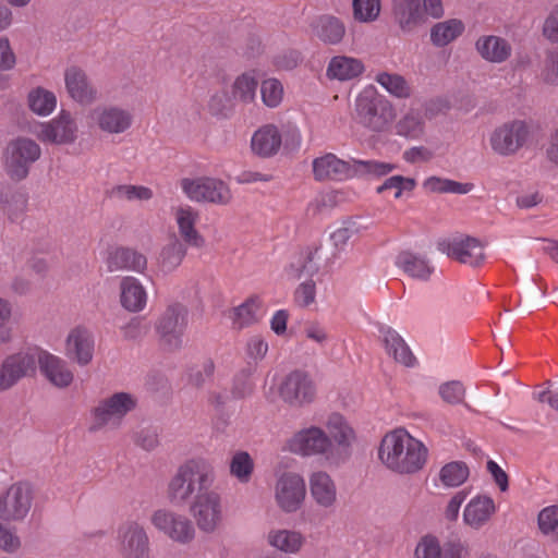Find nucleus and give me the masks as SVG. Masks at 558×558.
I'll return each mask as SVG.
<instances>
[{
	"label": "nucleus",
	"mask_w": 558,
	"mask_h": 558,
	"mask_svg": "<svg viewBox=\"0 0 558 558\" xmlns=\"http://www.w3.org/2000/svg\"><path fill=\"white\" fill-rule=\"evenodd\" d=\"M378 457L391 471L411 474L420 471L425 464L427 449L405 430L397 429L383 438Z\"/></svg>",
	"instance_id": "f257e3e1"
},
{
	"label": "nucleus",
	"mask_w": 558,
	"mask_h": 558,
	"mask_svg": "<svg viewBox=\"0 0 558 558\" xmlns=\"http://www.w3.org/2000/svg\"><path fill=\"white\" fill-rule=\"evenodd\" d=\"M215 480L213 468L203 459H191L181 464L168 484L167 497L177 507L191 502L210 488Z\"/></svg>",
	"instance_id": "f03ea898"
},
{
	"label": "nucleus",
	"mask_w": 558,
	"mask_h": 558,
	"mask_svg": "<svg viewBox=\"0 0 558 558\" xmlns=\"http://www.w3.org/2000/svg\"><path fill=\"white\" fill-rule=\"evenodd\" d=\"M396 168L397 165L395 163L377 160L351 159V161H344L333 154H326L313 161V173L317 181L344 180L362 175L380 178Z\"/></svg>",
	"instance_id": "7ed1b4c3"
},
{
	"label": "nucleus",
	"mask_w": 558,
	"mask_h": 558,
	"mask_svg": "<svg viewBox=\"0 0 558 558\" xmlns=\"http://www.w3.org/2000/svg\"><path fill=\"white\" fill-rule=\"evenodd\" d=\"M396 118L392 104L374 89H364L355 99L352 120L371 133L386 132Z\"/></svg>",
	"instance_id": "20e7f679"
},
{
	"label": "nucleus",
	"mask_w": 558,
	"mask_h": 558,
	"mask_svg": "<svg viewBox=\"0 0 558 558\" xmlns=\"http://www.w3.org/2000/svg\"><path fill=\"white\" fill-rule=\"evenodd\" d=\"M319 247H305L296 252L286 267L287 276L292 280L312 278L318 272L319 266L314 262V256ZM294 299L301 306H307L315 300V282L308 279L302 282L294 292Z\"/></svg>",
	"instance_id": "39448f33"
},
{
	"label": "nucleus",
	"mask_w": 558,
	"mask_h": 558,
	"mask_svg": "<svg viewBox=\"0 0 558 558\" xmlns=\"http://www.w3.org/2000/svg\"><path fill=\"white\" fill-rule=\"evenodd\" d=\"M189 324V310L179 302L167 306L155 324L160 345L168 352L183 348V336Z\"/></svg>",
	"instance_id": "423d86ee"
},
{
	"label": "nucleus",
	"mask_w": 558,
	"mask_h": 558,
	"mask_svg": "<svg viewBox=\"0 0 558 558\" xmlns=\"http://www.w3.org/2000/svg\"><path fill=\"white\" fill-rule=\"evenodd\" d=\"M41 149L32 138L17 137L8 144L5 149V170L14 181L24 180L29 167L40 158Z\"/></svg>",
	"instance_id": "0eeeda50"
},
{
	"label": "nucleus",
	"mask_w": 558,
	"mask_h": 558,
	"mask_svg": "<svg viewBox=\"0 0 558 558\" xmlns=\"http://www.w3.org/2000/svg\"><path fill=\"white\" fill-rule=\"evenodd\" d=\"M181 187L187 197L198 203L228 205L232 199L229 186L220 179H182Z\"/></svg>",
	"instance_id": "6e6552de"
},
{
	"label": "nucleus",
	"mask_w": 558,
	"mask_h": 558,
	"mask_svg": "<svg viewBox=\"0 0 558 558\" xmlns=\"http://www.w3.org/2000/svg\"><path fill=\"white\" fill-rule=\"evenodd\" d=\"M190 512L196 521L197 527L205 533H213L222 521L221 497L210 488L190 505Z\"/></svg>",
	"instance_id": "1a4fd4ad"
},
{
	"label": "nucleus",
	"mask_w": 558,
	"mask_h": 558,
	"mask_svg": "<svg viewBox=\"0 0 558 558\" xmlns=\"http://www.w3.org/2000/svg\"><path fill=\"white\" fill-rule=\"evenodd\" d=\"M527 137L529 128L525 122L513 120L496 128L489 136V144L497 155L511 156L525 144Z\"/></svg>",
	"instance_id": "9d476101"
},
{
	"label": "nucleus",
	"mask_w": 558,
	"mask_h": 558,
	"mask_svg": "<svg viewBox=\"0 0 558 558\" xmlns=\"http://www.w3.org/2000/svg\"><path fill=\"white\" fill-rule=\"evenodd\" d=\"M278 392L284 403L291 407H303L314 400L316 388L307 373L296 369L283 378Z\"/></svg>",
	"instance_id": "9b49d317"
},
{
	"label": "nucleus",
	"mask_w": 558,
	"mask_h": 558,
	"mask_svg": "<svg viewBox=\"0 0 558 558\" xmlns=\"http://www.w3.org/2000/svg\"><path fill=\"white\" fill-rule=\"evenodd\" d=\"M151 524L180 544H187L195 536V529L192 521L183 515L168 509L156 510L150 518Z\"/></svg>",
	"instance_id": "f8f14e48"
},
{
	"label": "nucleus",
	"mask_w": 558,
	"mask_h": 558,
	"mask_svg": "<svg viewBox=\"0 0 558 558\" xmlns=\"http://www.w3.org/2000/svg\"><path fill=\"white\" fill-rule=\"evenodd\" d=\"M33 501L32 487L27 483H15L11 485L0 498V519L3 521L23 520Z\"/></svg>",
	"instance_id": "ddd939ff"
},
{
	"label": "nucleus",
	"mask_w": 558,
	"mask_h": 558,
	"mask_svg": "<svg viewBox=\"0 0 558 558\" xmlns=\"http://www.w3.org/2000/svg\"><path fill=\"white\" fill-rule=\"evenodd\" d=\"M36 367L35 354L19 352L7 356L0 366V392L9 390L22 378L34 375Z\"/></svg>",
	"instance_id": "4468645a"
},
{
	"label": "nucleus",
	"mask_w": 558,
	"mask_h": 558,
	"mask_svg": "<svg viewBox=\"0 0 558 558\" xmlns=\"http://www.w3.org/2000/svg\"><path fill=\"white\" fill-rule=\"evenodd\" d=\"M305 482L296 473H283L276 484V501L284 512H295L304 501Z\"/></svg>",
	"instance_id": "2eb2a0df"
},
{
	"label": "nucleus",
	"mask_w": 558,
	"mask_h": 558,
	"mask_svg": "<svg viewBox=\"0 0 558 558\" xmlns=\"http://www.w3.org/2000/svg\"><path fill=\"white\" fill-rule=\"evenodd\" d=\"M136 400L128 392H117L105 399L94 409L95 423L89 427L90 432L98 430L106 425L111 417H123L135 409Z\"/></svg>",
	"instance_id": "dca6fc26"
},
{
	"label": "nucleus",
	"mask_w": 558,
	"mask_h": 558,
	"mask_svg": "<svg viewBox=\"0 0 558 558\" xmlns=\"http://www.w3.org/2000/svg\"><path fill=\"white\" fill-rule=\"evenodd\" d=\"M77 126L71 114L64 110L58 118L40 125L37 133L41 142L56 145L72 144L76 140Z\"/></svg>",
	"instance_id": "f3484780"
},
{
	"label": "nucleus",
	"mask_w": 558,
	"mask_h": 558,
	"mask_svg": "<svg viewBox=\"0 0 558 558\" xmlns=\"http://www.w3.org/2000/svg\"><path fill=\"white\" fill-rule=\"evenodd\" d=\"M395 22L403 32L412 33L427 23L422 0H392Z\"/></svg>",
	"instance_id": "a211bd4d"
},
{
	"label": "nucleus",
	"mask_w": 558,
	"mask_h": 558,
	"mask_svg": "<svg viewBox=\"0 0 558 558\" xmlns=\"http://www.w3.org/2000/svg\"><path fill=\"white\" fill-rule=\"evenodd\" d=\"M121 548L124 558H148L149 541L146 531L136 522L120 529Z\"/></svg>",
	"instance_id": "6ab92c4d"
},
{
	"label": "nucleus",
	"mask_w": 558,
	"mask_h": 558,
	"mask_svg": "<svg viewBox=\"0 0 558 558\" xmlns=\"http://www.w3.org/2000/svg\"><path fill=\"white\" fill-rule=\"evenodd\" d=\"M331 448V439L318 427L299 432L291 441V449L303 456L327 453Z\"/></svg>",
	"instance_id": "aec40b11"
},
{
	"label": "nucleus",
	"mask_w": 558,
	"mask_h": 558,
	"mask_svg": "<svg viewBox=\"0 0 558 558\" xmlns=\"http://www.w3.org/2000/svg\"><path fill=\"white\" fill-rule=\"evenodd\" d=\"M93 118L102 132L120 134L132 124V114L120 107H97L93 111Z\"/></svg>",
	"instance_id": "412c9836"
},
{
	"label": "nucleus",
	"mask_w": 558,
	"mask_h": 558,
	"mask_svg": "<svg viewBox=\"0 0 558 558\" xmlns=\"http://www.w3.org/2000/svg\"><path fill=\"white\" fill-rule=\"evenodd\" d=\"M64 81L70 97L75 101L89 105L96 100L97 90L82 69L77 66L66 69Z\"/></svg>",
	"instance_id": "4be33fe9"
},
{
	"label": "nucleus",
	"mask_w": 558,
	"mask_h": 558,
	"mask_svg": "<svg viewBox=\"0 0 558 558\" xmlns=\"http://www.w3.org/2000/svg\"><path fill=\"white\" fill-rule=\"evenodd\" d=\"M66 356L82 366L87 365L94 354V339L85 328L73 329L66 338Z\"/></svg>",
	"instance_id": "5701e85b"
},
{
	"label": "nucleus",
	"mask_w": 558,
	"mask_h": 558,
	"mask_svg": "<svg viewBox=\"0 0 558 558\" xmlns=\"http://www.w3.org/2000/svg\"><path fill=\"white\" fill-rule=\"evenodd\" d=\"M147 267V258L130 247H116L108 252L107 268L110 272L129 270L143 272Z\"/></svg>",
	"instance_id": "b1692460"
},
{
	"label": "nucleus",
	"mask_w": 558,
	"mask_h": 558,
	"mask_svg": "<svg viewBox=\"0 0 558 558\" xmlns=\"http://www.w3.org/2000/svg\"><path fill=\"white\" fill-rule=\"evenodd\" d=\"M442 251L446 252L449 257L472 267L480 266L485 258L483 246L475 238L471 236L453 240L448 243Z\"/></svg>",
	"instance_id": "393cba45"
},
{
	"label": "nucleus",
	"mask_w": 558,
	"mask_h": 558,
	"mask_svg": "<svg viewBox=\"0 0 558 558\" xmlns=\"http://www.w3.org/2000/svg\"><path fill=\"white\" fill-rule=\"evenodd\" d=\"M37 360L41 373L59 388H65L73 381V374L61 359L47 352H41Z\"/></svg>",
	"instance_id": "a878e982"
},
{
	"label": "nucleus",
	"mask_w": 558,
	"mask_h": 558,
	"mask_svg": "<svg viewBox=\"0 0 558 558\" xmlns=\"http://www.w3.org/2000/svg\"><path fill=\"white\" fill-rule=\"evenodd\" d=\"M310 492L315 502L323 508H330L337 500V488L326 472H315L310 478Z\"/></svg>",
	"instance_id": "bb28decb"
},
{
	"label": "nucleus",
	"mask_w": 558,
	"mask_h": 558,
	"mask_svg": "<svg viewBox=\"0 0 558 558\" xmlns=\"http://www.w3.org/2000/svg\"><path fill=\"white\" fill-rule=\"evenodd\" d=\"M496 506L488 496H476L465 507L463 520L473 529H480L486 524L495 513Z\"/></svg>",
	"instance_id": "cd10ccee"
},
{
	"label": "nucleus",
	"mask_w": 558,
	"mask_h": 558,
	"mask_svg": "<svg viewBox=\"0 0 558 558\" xmlns=\"http://www.w3.org/2000/svg\"><path fill=\"white\" fill-rule=\"evenodd\" d=\"M197 218V211L191 207H179L175 211V219L183 243L199 248L205 245V239L195 229Z\"/></svg>",
	"instance_id": "c85d7f7f"
},
{
	"label": "nucleus",
	"mask_w": 558,
	"mask_h": 558,
	"mask_svg": "<svg viewBox=\"0 0 558 558\" xmlns=\"http://www.w3.org/2000/svg\"><path fill=\"white\" fill-rule=\"evenodd\" d=\"M185 255L186 244H184L177 235H172L159 253V270L166 275L173 272L182 264Z\"/></svg>",
	"instance_id": "c756f323"
},
{
	"label": "nucleus",
	"mask_w": 558,
	"mask_h": 558,
	"mask_svg": "<svg viewBox=\"0 0 558 558\" xmlns=\"http://www.w3.org/2000/svg\"><path fill=\"white\" fill-rule=\"evenodd\" d=\"M281 145V135L275 125L259 129L252 137V149L262 157L275 155Z\"/></svg>",
	"instance_id": "7c9ffc66"
},
{
	"label": "nucleus",
	"mask_w": 558,
	"mask_h": 558,
	"mask_svg": "<svg viewBox=\"0 0 558 558\" xmlns=\"http://www.w3.org/2000/svg\"><path fill=\"white\" fill-rule=\"evenodd\" d=\"M146 292L137 279L125 277L121 281V304L130 312H138L146 304Z\"/></svg>",
	"instance_id": "2f4dec72"
},
{
	"label": "nucleus",
	"mask_w": 558,
	"mask_h": 558,
	"mask_svg": "<svg viewBox=\"0 0 558 558\" xmlns=\"http://www.w3.org/2000/svg\"><path fill=\"white\" fill-rule=\"evenodd\" d=\"M364 71L363 63L354 58L344 56L333 57L327 69V76L339 81H349Z\"/></svg>",
	"instance_id": "473e14b6"
},
{
	"label": "nucleus",
	"mask_w": 558,
	"mask_h": 558,
	"mask_svg": "<svg viewBox=\"0 0 558 558\" xmlns=\"http://www.w3.org/2000/svg\"><path fill=\"white\" fill-rule=\"evenodd\" d=\"M384 342L388 354L392 355L396 362L408 367L414 365L415 356L403 338L396 330L391 328L385 330Z\"/></svg>",
	"instance_id": "72a5a7b5"
},
{
	"label": "nucleus",
	"mask_w": 558,
	"mask_h": 558,
	"mask_svg": "<svg viewBox=\"0 0 558 558\" xmlns=\"http://www.w3.org/2000/svg\"><path fill=\"white\" fill-rule=\"evenodd\" d=\"M480 54L490 62H502L511 52V47L502 37H480L476 41Z\"/></svg>",
	"instance_id": "f704fd0d"
},
{
	"label": "nucleus",
	"mask_w": 558,
	"mask_h": 558,
	"mask_svg": "<svg viewBox=\"0 0 558 558\" xmlns=\"http://www.w3.org/2000/svg\"><path fill=\"white\" fill-rule=\"evenodd\" d=\"M327 427L332 439L343 450L344 458L350 456L349 447L354 439V430L348 425L344 417L339 413H332L328 417Z\"/></svg>",
	"instance_id": "c9c22d12"
},
{
	"label": "nucleus",
	"mask_w": 558,
	"mask_h": 558,
	"mask_svg": "<svg viewBox=\"0 0 558 558\" xmlns=\"http://www.w3.org/2000/svg\"><path fill=\"white\" fill-rule=\"evenodd\" d=\"M396 264L410 277L421 280H427L433 270L424 258L408 251L397 256Z\"/></svg>",
	"instance_id": "e433bc0d"
},
{
	"label": "nucleus",
	"mask_w": 558,
	"mask_h": 558,
	"mask_svg": "<svg viewBox=\"0 0 558 558\" xmlns=\"http://www.w3.org/2000/svg\"><path fill=\"white\" fill-rule=\"evenodd\" d=\"M270 545L284 553H296L303 544V536L295 531L279 530L268 535Z\"/></svg>",
	"instance_id": "4c0bfd02"
},
{
	"label": "nucleus",
	"mask_w": 558,
	"mask_h": 558,
	"mask_svg": "<svg viewBox=\"0 0 558 558\" xmlns=\"http://www.w3.org/2000/svg\"><path fill=\"white\" fill-rule=\"evenodd\" d=\"M398 135L416 140L424 133V120L418 111L410 110L396 124Z\"/></svg>",
	"instance_id": "58836bf2"
},
{
	"label": "nucleus",
	"mask_w": 558,
	"mask_h": 558,
	"mask_svg": "<svg viewBox=\"0 0 558 558\" xmlns=\"http://www.w3.org/2000/svg\"><path fill=\"white\" fill-rule=\"evenodd\" d=\"M469 475L470 471L466 463L452 461L441 468L439 478L447 487H458L468 480Z\"/></svg>",
	"instance_id": "ea45409f"
},
{
	"label": "nucleus",
	"mask_w": 558,
	"mask_h": 558,
	"mask_svg": "<svg viewBox=\"0 0 558 558\" xmlns=\"http://www.w3.org/2000/svg\"><path fill=\"white\" fill-rule=\"evenodd\" d=\"M424 187L433 193L468 194L474 187L472 183H460L450 179L430 177L425 180Z\"/></svg>",
	"instance_id": "a19ab883"
},
{
	"label": "nucleus",
	"mask_w": 558,
	"mask_h": 558,
	"mask_svg": "<svg viewBox=\"0 0 558 558\" xmlns=\"http://www.w3.org/2000/svg\"><path fill=\"white\" fill-rule=\"evenodd\" d=\"M57 104L53 93L38 87L28 95V105L33 112L39 116H48L52 112Z\"/></svg>",
	"instance_id": "79ce46f5"
},
{
	"label": "nucleus",
	"mask_w": 558,
	"mask_h": 558,
	"mask_svg": "<svg viewBox=\"0 0 558 558\" xmlns=\"http://www.w3.org/2000/svg\"><path fill=\"white\" fill-rule=\"evenodd\" d=\"M254 471V461L246 451H236L230 461V474L240 483H248Z\"/></svg>",
	"instance_id": "37998d69"
},
{
	"label": "nucleus",
	"mask_w": 558,
	"mask_h": 558,
	"mask_svg": "<svg viewBox=\"0 0 558 558\" xmlns=\"http://www.w3.org/2000/svg\"><path fill=\"white\" fill-rule=\"evenodd\" d=\"M376 82L380 84L388 93L398 98H408L411 96V88L403 76L390 74L387 72L378 73Z\"/></svg>",
	"instance_id": "c03bdc74"
},
{
	"label": "nucleus",
	"mask_w": 558,
	"mask_h": 558,
	"mask_svg": "<svg viewBox=\"0 0 558 558\" xmlns=\"http://www.w3.org/2000/svg\"><path fill=\"white\" fill-rule=\"evenodd\" d=\"M0 203L8 214L9 218L14 221L25 211L27 207V197L19 191H7L1 193Z\"/></svg>",
	"instance_id": "a18cd8bd"
},
{
	"label": "nucleus",
	"mask_w": 558,
	"mask_h": 558,
	"mask_svg": "<svg viewBox=\"0 0 558 558\" xmlns=\"http://www.w3.org/2000/svg\"><path fill=\"white\" fill-rule=\"evenodd\" d=\"M257 85L258 83L255 77L248 73H244L233 83V97L245 104L251 102L255 98Z\"/></svg>",
	"instance_id": "49530a36"
},
{
	"label": "nucleus",
	"mask_w": 558,
	"mask_h": 558,
	"mask_svg": "<svg viewBox=\"0 0 558 558\" xmlns=\"http://www.w3.org/2000/svg\"><path fill=\"white\" fill-rule=\"evenodd\" d=\"M541 532L558 541V505L544 508L537 517Z\"/></svg>",
	"instance_id": "de8ad7c7"
},
{
	"label": "nucleus",
	"mask_w": 558,
	"mask_h": 558,
	"mask_svg": "<svg viewBox=\"0 0 558 558\" xmlns=\"http://www.w3.org/2000/svg\"><path fill=\"white\" fill-rule=\"evenodd\" d=\"M353 17L363 23L375 21L380 13V0H353Z\"/></svg>",
	"instance_id": "09e8293b"
},
{
	"label": "nucleus",
	"mask_w": 558,
	"mask_h": 558,
	"mask_svg": "<svg viewBox=\"0 0 558 558\" xmlns=\"http://www.w3.org/2000/svg\"><path fill=\"white\" fill-rule=\"evenodd\" d=\"M112 195L128 201H149L153 198L154 193L151 189L143 185L121 184L112 189Z\"/></svg>",
	"instance_id": "8fccbe9b"
},
{
	"label": "nucleus",
	"mask_w": 558,
	"mask_h": 558,
	"mask_svg": "<svg viewBox=\"0 0 558 558\" xmlns=\"http://www.w3.org/2000/svg\"><path fill=\"white\" fill-rule=\"evenodd\" d=\"M260 94L263 102L269 108H275L283 97L282 84L277 78L265 80L260 85Z\"/></svg>",
	"instance_id": "3c124183"
},
{
	"label": "nucleus",
	"mask_w": 558,
	"mask_h": 558,
	"mask_svg": "<svg viewBox=\"0 0 558 558\" xmlns=\"http://www.w3.org/2000/svg\"><path fill=\"white\" fill-rule=\"evenodd\" d=\"M415 186V179L397 174L386 179L384 183L376 189V192L381 194L390 187H396L395 198H400L403 191H412Z\"/></svg>",
	"instance_id": "603ef678"
},
{
	"label": "nucleus",
	"mask_w": 558,
	"mask_h": 558,
	"mask_svg": "<svg viewBox=\"0 0 558 558\" xmlns=\"http://www.w3.org/2000/svg\"><path fill=\"white\" fill-rule=\"evenodd\" d=\"M254 391V384L251 380V371L248 368H244L239 372L234 378L232 384L231 393L234 399H244L251 396Z\"/></svg>",
	"instance_id": "864d4df0"
},
{
	"label": "nucleus",
	"mask_w": 558,
	"mask_h": 558,
	"mask_svg": "<svg viewBox=\"0 0 558 558\" xmlns=\"http://www.w3.org/2000/svg\"><path fill=\"white\" fill-rule=\"evenodd\" d=\"M260 300L258 296H250L243 304L234 308L236 319L240 322V327L247 326L256 322V310L260 307Z\"/></svg>",
	"instance_id": "5fc2aeb1"
},
{
	"label": "nucleus",
	"mask_w": 558,
	"mask_h": 558,
	"mask_svg": "<svg viewBox=\"0 0 558 558\" xmlns=\"http://www.w3.org/2000/svg\"><path fill=\"white\" fill-rule=\"evenodd\" d=\"M439 396L449 404H459L463 402L465 388L459 380H450L439 386Z\"/></svg>",
	"instance_id": "6e6d98bb"
},
{
	"label": "nucleus",
	"mask_w": 558,
	"mask_h": 558,
	"mask_svg": "<svg viewBox=\"0 0 558 558\" xmlns=\"http://www.w3.org/2000/svg\"><path fill=\"white\" fill-rule=\"evenodd\" d=\"M135 444L146 451L156 449L159 441V430L156 426H144L134 434Z\"/></svg>",
	"instance_id": "4d7b16f0"
},
{
	"label": "nucleus",
	"mask_w": 558,
	"mask_h": 558,
	"mask_svg": "<svg viewBox=\"0 0 558 558\" xmlns=\"http://www.w3.org/2000/svg\"><path fill=\"white\" fill-rule=\"evenodd\" d=\"M303 61V54L296 49H284L274 57V65L283 71H291L298 68Z\"/></svg>",
	"instance_id": "13d9d810"
},
{
	"label": "nucleus",
	"mask_w": 558,
	"mask_h": 558,
	"mask_svg": "<svg viewBox=\"0 0 558 558\" xmlns=\"http://www.w3.org/2000/svg\"><path fill=\"white\" fill-rule=\"evenodd\" d=\"M232 101L227 92L214 94L208 101V109L213 116L227 117L231 111Z\"/></svg>",
	"instance_id": "bf43d9fd"
},
{
	"label": "nucleus",
	"mask_w": 558,
	"mask_h": 558,
	"mask_svg": "<svg viewBox=\"0 0 558 558\" xmlns=\"http://www.w3.org/2000/svg\"><path fill=\"white\" fill-rule=\"evenodd\" d=\"M415 558H440L441 547L436 537L424 536L415 548Z\"/></svg>",
	"instance_id": "052dcab7"
},
{
	"label": "nucleus",
	"mask_w": 558,
	"mask_h": 558,
	"mask_svg": "<svg viewBox=\"0 0 558 558\" xmlns=\"http://www.w3.org/2000/svg\"><path fill=\"white\" fill-rule=\"evenodd\" d=\"M315 31L325 35H344L345 27L338 17L325 15L317 21Z\"/></svg>",
	"instance_id": "680f3d73"
},
{
	"label": "nucleus",
	"mask_w": 558,
	"mask_h": 558,
	"mask_svg": "<svg viewBox=\"0 0 558 558\" xmlns=\"http://www.w3.org/2000/svg\"><path fill=\"white\" fill-rule=\"evenodd\" d=\"M149 326L144 324L142 318H132L123 328V337L126 340L138 341L142 340L148 332Z\"/></svg>",
	"instance_id": "e2e57ef3"
},
{
	"label": "nucleus",
	"mask_w": 558,
	"mask_h": 558,
	"mask_svg": "<svg viewBox=\"0 0 558 558\" xmlns=\"http://www.w3.org/2000/svg\"><path fill=\"white\" fill-rule=\"evenodd\" d=\"M464 31V24L461 20L450 19L436 23L430 28V35H461Z\"/></svg>",
	"instance_id": "0e129e2a"
},
{
	"label": "nucleus",
	"mask_w": 558,
	"mask_h": 558,
	"mask_svg": "<svg viewBox=\"0 0 558 558\" xmlns=\"http://www.w3.org/2000/svg\"><path fill=\"white\" fill-rule=\"evenodd\" d=\"M543 78L547 84L558 85V49L548 52L545 60Z\"/></svg>",
	"instance_id": "69168bd1"
},
{
	"label": "nucleus",
	"mask_w": 558,
	"mask_h": 558,
	"mask_svg": "<svg viewBox=\"0 0 558 558\" xmlns=\"http://www.w3.org/2000/svg\"><path fill=\"white\" fill-rule=\"evenodd\" d=\"M486 469L490 473L495 484L501 492H507L509 488V476L508 474L494 461L488 460Z\"/></svg>",
	"instance_id": "338daca9"
},
{
	"label": "nucleus",
	"mask_w": 558,
	"mask_h": 558,
	"mask_svg": "<svg viewBox=\"0 0 558 558\" xmlns=\"http://www.w3.org/2000/svg\"><path fill=\"white\" fill-rule=\"evenodd\" d=\"M20 538L0 524V548L7 553H14L20 548Z\"/></svg>",
	"instance_id": "774afa93"
}]
</instances>
